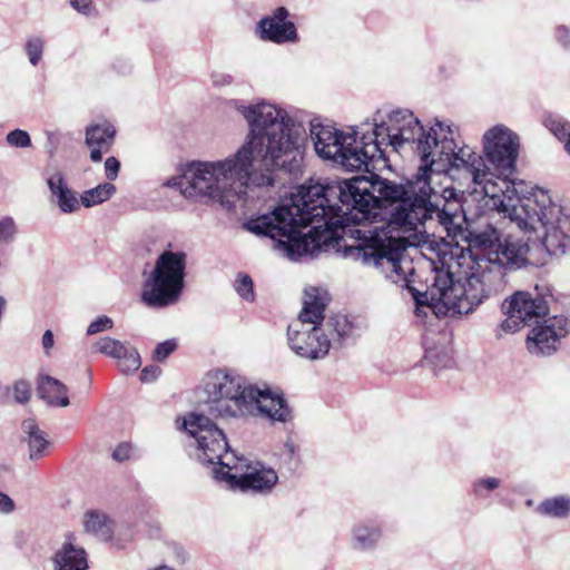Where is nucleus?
Returning a JSON list of instances; mask_svg holds the SVG:
<instances>
[{"label":"nucleus","mask_w":570,"mask_h":570,"mask_svg":"<svg viewBox=\"0 0 570 570\" xmlns=\"http://www.w3.org/2000/svg\"><path fill=\"white\" fill-rule=\"evenodd\" d=\"M552 295L548 287L535 286L533 291H517L505 298L501 308L505 318L497 327V336L515 333L530 322L546 317L550 311Z\"/></svg>","instance_id":"10"},{"label":"nucleus","mask_w":570,"mask_h":570,"mask_svg":"<svg viewBox=\"0 0 570 570\" xmlns=\"http://www.w3.org/2000/svg\"><path fill=\"white\" fill-rule=\"evenodd\" d=\"M131 453V446L127 443L118 445L112 452V458L116 461L122 462L129 459Z\"/></svg>","instance_id":"43"},{"label":"nucleus","mask_w":570,"mask_h":570,"mask_svg":"<svg viewBox=\"0 0 570 570\" xmlns=\"http://www.w3.org/2000/svg\"><path fill=\"white\" fill-rule=\"evenodd\" d=\"M55 570H87L89 568L86 550L76 543L71 532L65 535V541L52 557Z\"/></svg>","instance_id":"17"},{"label":"nucleus","mask_w":570,"mask_h":570,"mask_svg":"<svg viewBox=\"0 0 570 570\" xmlns=\"http://www.w3.org/2000/svg\"><path fill=\"white\" fill-rule=\"evenodd\" d=\"M228 105L248 124L245 140L229 157L191 161L183 176L167 183L187 199L225 204L232 195L245 200L262 198L277 183L278 171L299 169L304 138L284 109L265 101L245 105L232 99Z\"/></svg>","instance_id":"3"},{"label":"nucleus","mask_w":570,"mask_h":570,"mask_svg":"<svg viewBox=\"0 0 570 570\" xmlns=\"http://www.w3.org/2000/svg\"><path fill=\"white\" fill-rule=\"evenodd\" d=\"M47 142H46V149L50 156H53L57 151L59 141H60V134L57 131H47Z\"/></svg>","instance_id":"42"},{"label":"nucleus","mask_w":570,"mask_h":570,"mask_svg":"<svg viewBox=\"0 0 570 570\" xmlns=\"http://www.w3.org/2000/svg\"><path fill=\"white\" fill-rule=\"evenodd\" d=\"M502 480L495 476L476 478L471 483V494L479 500L489 499L491 493L499 489Z\"/></svg>","instance_id":"27"},{"label":"nucleus","mask_w":570,"mask_h":570,"mask_svg":"<svg viewBox=\"0 0 570 570\" xmlns=\"http://www.w3.org/2000/svg\"><path fill=\"white\" fill-rule=\"evenodd\" d=\"M24 441L28 443L29 458L32 461L39 460L47 454L49 441L43 431L40 430L35 419H26L22 422Z\"/></svg>","instance_id":"22"},{"label":"nucleus","mask_w":570,"mask_h":570,"mask_svg":"<svg viewBox=\"0 0 570 570\" xmlns=\"http://www.w3.org/2000/svg\"><path fill=\"white\" fill-rule=\"evenodd\" d=\"M338 181L333 185H301L271 213L249 219L246 228L273 240L278 255L297 262L316 256L336 238L351 237L357 245L345 248V256L363 265L382 268L393 283H409L411 262L404 258L405 247L389 236V219L381 226H372L383 209L367 218L355 217L357 209L347 203L331 205L338 198Z\"/></svg>","instance_id":"2"},{"label":"nucleus","mask_w":570,"mask_h":570,"mask_svg":"<svg viewBox=\"0 0 570 570\" xmlns=\"http://www.w3.org/2000/svg\"><path fill=\"white\" fill-rule=\"evenodd\" d=\"M469 236L472 237L471 242L475 246L489 248L490 252L497 247L499 242H501L499 230L492 226H488L487 229L476 234L469 233Z\"/></svg>","instance_id":"28"},{"label":"nucleus","mask_w":570,"mask_h":570,"mask_svg":"<svg viewBox=\"0 0 570 570\" xmlns=\"http://www.w3.org/2000/svg\"><path fill=\"white\" fill-rule=\"evenodd\" d=\"M327 303V292L316 287L305 289L303 308L287 327L288 346L303 360H324L332 348L333 341L321 326Z\"/></svg>","instance_id":"6"},{"label":"nucleus","mask_w":570,"mask_h":570,"mask_svg":"<svg viewBox=\"0 0 570 570\" xmlns=\"http://www.w3.org/2000/svg\"><path fill=\"white\" fill-rule=\"evenodd\" d=\"M37 392L39 397L51 406L66 407L70 403L67 395V386L49 375H41L39 377Z\"/></svg>","instance_id":"21"},{"label":"nucleus","mask_w":570,"mask_h":570,"mask_svg":"<svg viewBox=\"0 0 570 570\" xmlns=\"http://www.w3.org/2000/svg\"><path fill=\"white\" fill-rule=\"evenodd\" d=\"M285 448L288 450V452H289L291 454H293V453H294V445H293L292 443H286V444H285Z\"/></svg>","instance_id":"47"},{"label":"nucleus","mask_w":570,"mask_h":570,"mask_svg":"<svg viewBox=\"0 0 570 570\" xmlns=\"http://www.w3.org/2000/svg\"><path fill=\"white\" fill-rule=\"evenodd\" d=\"M288 17L289 12L285 7H278L271 14L263 17L257 23L259 38L276 45L298 42L296 24L288 20Z\"/></svg>","instance_id":"14"},{"label":"nucleus","mask_w":570,"mask_h":570,"mask_svg":"<svg viewBox=\"0 0 570 570\" xmlns=\"http://www.w3.org/2000/svg\"><path fill=\"white\" fill-rule=\"evenodd\" d=\"M176 347L177 343L175 340L161 342L155 347L153 358L157 362H163L176 350Z\"/></svg>","instance_id":"35"},{"label":"nucleus","mask_w":570,"mask_h":570,"mask_svg":"<svg viewBox=\"0 0 570 570\" xmlns=\"http://www.w3.org/2000/svg\"><path fill=\"white\" fill-rule=\"evenodd\" d=\"M85 531L92 534L101 541H108L111 539V521L109 518L98 511H88L85 514L83 520Z\"/></svg>","instance_id":"25"},{"label":"nucleus","mask_w":570,"mask_h":570,"mask_svg":"<svg viewBox=\"0 0 570 570\" xmlns=\"http://www.w3.org/2000/svg\"><path fill=\"white\" fill-rule=\"evenodd\" d=\"M531 247L528 240L508 235L497 247L489 252V262L497 263L504 269L515 271L530 263Z\"/></svg>","instance_id":"15"},{"label":"nucleus","mask_w":570,"mask_h":570,"mask_svg":"<svg viewBox=\"0 0 570 570\" xmlns=\"http://www.w3.org/2000/svg\"><path fill=\"white\" fill-rule=\"evenodd\" d=\"M321 326L325 328V333L328 334L332 342V347L335 345L341 346L353 333V323L346 315H335L328 318L325 323H321Z\"/></svg>","instance_id":"24"},{"label":"nucleus","mask_w":570,"mask_h":570,"mask_svg":"<svg viewBox=\"0 0 570 570\" xmlns=\"http://www.w3.org/2000/svg\"><path fill=\"white\" fill-rule=\"evenodd\" d=\"M226 471H216L215 479L225 482L230 489L243 492L269 494L278 481L276 471L259 462L247 464L244 459L228 455Z\"/></svg>","instance_id":"12"},{"label":"nucleus","mask_w":570,"mask_h":570,"mask_svg":"<svg viewBox=\"0 0 570 570\" xmlns=\"http://www.w3.org/2000/svg\"><path fill=\"white\" fill-rule=\"evenodd\" d=\"M482 145L485 159L495 173H491L492 181L498 183V194H501V180L513 181L510 177L515 170L520 150V138L507 126L495 125L484 132ZM520 181L514 180V183Z\"/></svg>","instance_id":"11"},{"label":"nucleus","mask_w":570,"mask_h":570,"mask_svg":"<svg viewBox=\"0 0 570 570\" xmlns=\"http://www.w3.org/2000/svg\"><path fill=\"white\" fill-rule=\"evenodd\" d=\"M406 127L401 129V150L409 147L421 160L416 175L405 185H397L376 174L355 176L338 181L340 203L357 209L356 216L367 218L377 209L389 210V225L405 232L417 230L428 220H436L456 244L468 239L464 228L463 193L446 186L439 195L431 186L432 176L444 174L453 180L470 179L482 186L492 206L524 232L541 229L538 246L550 256H562L570 250V213L552 199L549 190L532 187L524 181H492L490 168L481 155L469 146L458 147L450 125L434 120L422 125L414 114H405Z\"/></svg>","instance_id":"1"},{"label":"nucleus","mask_w":570,"mask_h":570,"mask_svg":"<svg viewBox=\"0 0 570 570\" xmlns=\"http://www.w3.org/2000/svg\"><path fill=\"white\" fill-rule=\"evenodd\" d=\"M543 124L561 141L570 135V124L559 116L548 115Z\"/></svg>","instance_id":"30"},{"label":"nucleus","mask_w":570,"mask_h":570,"mask_svg":"<svg viewBox=\"0 0 570 570\" xmlns=\"http://www.w3.org/2000/svg\"><path fill=\"white\" fill-rule=\"evenodd\" d=\"M413 298L415 301V314L417 316L426 315V311H432V306L428 303V294L413 292Z\"/></svg>","instance_id":"37"},{"label":"nucleus","mask_w":570,"mask_h":570,"mask_svg":"<svg viewBox=\"0 0 570 570\" xmlns=\"http://www.w3.org/2000/svg\"><path fill=\"white\" fill-rule=\"evenodd\" d=\"M235 289L237 294L247 302H253L255 298L254 284L249 275L239 274L235 282Z\"/></svg>","instance_id":"31"},{"label":"nucleus","mask_w":570,"mask_h":570,"mask_svg":"<svg viewBox=\"0 0 570 570\" xmlns=\"http://www.w3.org/2000/svg\"><path fill=\"white\" fill-rule=\"evenodd\" d=\"M53 343V334L50 330H47L42 335V346L46 354H49V351L52 348Z\"/></svg>","instance_id":"46"},{"label":"nucleus","mask_w":570,"mask_h":570,"mask_svg":"<svg viewBox=\"0 0 570 570\" xmlns=\"http://www.w3.org/2000/svg\"><path fill=\"white\" fill-rule=\"evenodd\" d=\"M554 37L563 49L570 51V29L567 26H558L556 28Z\"/></svg>","instance_id":"38"},{"label":"nucleus","mask_w":570,"mask_h":570,"mask_svg":"<svg viewBox=\"0 0 570 570\" xmlns=\"http://www.w3.org/2000/svg\"><path fill=\"white\" fill-rule=\"evenodd\" d=\"M6 141L8 145L17 148H28L31 146L30 135L22 129H14L8 132Z\"/></svg>","instance_id":"33"},{"label":"nucleus","mask_w":570,"mask_h":570,"mask_svg":"<svg viewBox=\"0 0 570 570\" xmlns=\"http://www.w3.org/2000/svg\"><path fill=\"white\" fill-rule=\"evenodd\" d=\"M116 137L114 125L108 121L91 124L86 128L85 144L90 148V159L99 163L102 153L109 151Z\"/></svg>","instance_id":"20"},{"label":"nucleus","mask_w":570,"mask_h":570,"mask_svg":"<svg viewBox=\"0 0 570 570\" xmlns=\"http://www.w3.org/2000/svg\"><path fill=\"white\" fill-rule=\"evenodd\" d=\"M570 334V318L563 314L544 318L528 334L527 350L534 356H550L554 354L561 340Z\"/></svg>","instance_id":"13"},{"label":"nucleus","mask_w":570,"mask_h":570,"mask_svg":"<svg viewBox=\"0 0 570 570\" xmlns=\"http://www.w3.org/2000/svg\"><path fill=\"white\" fill-rule=\"evenodd\" d=\"M31 395L30 384L24 380H19L13 385V397L18 403H27Z\"/></svg>","instance_id":"36"},{"label":"nucleus","mask_w":570,"mask_h":570,"mask_svg":"<svg viewBox=\"0 0 570 570\" xmlns=\"http://www.w3.org/2000/svg\"><path fill=\"white\" fill-rule=\"evenodd\" d=\"M382 525L373 519L355 522L351 529V547L357 552H372L382 539Z\"/></svg>","instance_id":"19"},{"label":"nucleus","mask_w":570,"mask_h":570,"mask_svg":"<svg viewBox=\"0 0 570 570\" xmlns=\"http://www.w3.org/2000/svg\"><path fill=\"white\" fill-rule=\"evenodd\" d=\"M204 406L213 417L223 422L264 416L286 422L291 410L284 397L268 387L252 384L240 374L216 370L209 372L204 383Z\"/></svg>","instance_id":"5"},{"label":"nucleus","mask_w":570,"mask_h":570,"mask_svg":"<svg viewBox=\"0 0 570 570\" xmlns=\"http://www.w3.org/2000/svg\"><path fill=\"white\" fill-rule=\"evenodd\" d=\"M70 6L85 16H90L96 10L91 0H70Z\"/></svg>","instance_id":"40"},{"label":"nucleus","mask_w":570,"mask_h":570,"mask_svg":"<svg viewBox=\"0 0 570 570\" xmlns=\"http://www.w3.org/2000/svg\"><path fill=\"white\" fill-rule=\"evenodd\" d=\"M207 414L191 412L183 417L181 428L190 438L188 448L190 455L204 465H213V476L215 472L226 471V461L228 455H235L230 450L224 431L214 422L207 411Z\"/></svg>","instance_id":"8"},{"label":"nucleus","mask_w":570,"mask_h":570,"mask_svg":"<svg viewBox=\"0 0 570 570\" xmlns=\"http://www.w3.org/2000/svg\"><path fill=\"white\" fill-rule=\"evenodd\" d=\"M18 233V227L11 216H6L0 219V243H10L14 239Z\"/></svg>","instance_id":"32"},{"label":"nucleus","mask_w":570,"mask_h":570,"mask_svg":"<svg viewBox=\"0 0 570 570\" xmlns=\"http://www.w3.org/2000/svg\"><path fill=\"white\" fill-rule=\"evenodd\" d=\"M535 512L546 518L568 519L570 517V495L560 494L547 498L537 505Z\"/></svg>","instance_id":"23"},{"label":"nucleus","mask_w":570,"mask_h":570,"mask_svg":"<svg viewBox=\"0 0 570 570\" xmlns=\"http://www.w3.org/2000/svg\"><path fill=\"white\" fill-rule=\"evenodd\" d=\"M187 255L184 252H163L144 283L142 302L153 308L175 304L183 292Z\"/></svg>","instance_id":"9"},{"label":"nucleus","mask_w":570,"mask_h":570,"mask_svg":"<svg viewBox=\"0 0 570 570\" xmlns=\"http://www.w3.org/2000/svg\"><path fill=\"white\" fill-rule=\"evenodd\" d=\"M116 193V187L111 183H102L98 186L85 190L80 195L81 205L86 208L107 202Z\"/></svg>","instance_id":"26"},{"label":"nucleus","mask_w":570,"mask_h":570,"mask_svg":"<svg viewBox=\"0 0 570 570\" xmlns=\"http://www.w3.org/2000/svg\"><path fill=\"white\" fill-rule=\"evenodd\" d=\"M120 163L115 157H108L105 161V173L109 180H115L118 176Z\"/></svg>","instance_id":"41"},{"label":"nucleus","mask_w":570,"mask_h":570,"mask_svg":"<svg viewBox=\"0 0 570 570\" xmlns=\"http://www.w3.org/2000/svg\"><path fill=\"white\" fill-rule=\"evenodd\" d=\"M91 347L94 352L117 360L119 370L124 374L134 373L141 365L140 356L136 348L110 336L100 337Z\"/></svg>","instance_id":"16"},{"label":"nucleus","mask_w":570,"mask_h":570,"mask_svg":"<svg viewBox=\"0 0 570 570\" xmlns=\"http://www.w3.org/2000/svg\"><path fill=\"white\" fill-rule=\"evenodd\" d=\"M47 186L50 190L52 202L62 214L77 213L81 207L80 198L72 190L60 170H56L47 178Z\"/></svg>","instance_id":"18"},{"label":"nucleus","mask_w":570,"mask_h":570,"mask_svg":"<svg viewBox=\"0 0 570 570\" xmlns=\"http://www.w3.org/2000/svg\"><path fill=\"white\" fill-rule=\"evenodd\" d=\"M449 265L446 273H439L435 276L434 287L439 292V299L452 315H466L473 312L493 289L487 285L490 277L487 273L474 272V267L462 268L456 262Z\"/></svg>","instance_id":"7"},{"label":"nucleus","mask_w":570,"mask_h":570,"mask_svg":"<svg viewBox=\"0 0 570 570\" xmlns=\"http://www.w3.org/2000/svg\"><path fill=\"white\" fill-rule=\"evenodd\" d=\"M407 109H396L389 112L377 110L373 118L372 134L353 131L344 134L330 125L311 122V139L316 154L323 158L340 164L348 170L367 169L371 161L383 158V146H391L401 151V129L406 127Z\"/></svg>","instance_id":"4"},{"label":"nucleus","mask_w":570,"mask_h":570,"mask_svg":"<svg viewBox=\"0 0 570 570\" xmlns=\"http://www.w3.org/2000/svg\"><path fill=\"white\" fill-rule=\"evenodd\" d=\"M433 355H434V354H433V352H432V351H428V352H426V355H425V358L431 360V358L433 357Z\"/></svg>","instance_id":"48"},{"label":"nucleus","mask_w":570,"mask_h":570,"mask_svg":"<svg viewBox=\"0 0 570 570\" xmlns=\"http://www.w3.org/2000/svg\"><path fill=\"white\" fill-rule=\"evenodd\" d=\"M45 43L46 41L41 36H31L27 39L24 51L32 66H37L42 59Z\"/></svg>","instance_id":"29"},{"label":"nucleus","mask_w":570,"mask_h":570,"mask_svg":"<svg viewBox=\"0 0 570 570\" xmlns=\"http://www.w3.org/2000/svg\"><path fill=\"white\" fill-rule=\"evenodd\" d=\"M13 500L6 493L0 492V513L9 514L14 511Z\"/></svg>","instance_id":"44"},{"label":"nucleus","mask_w":570,"mask_h":570,"mask_svg":"<svg viewBox=\"0 0 570 570\" xmlns=\"http://www.w3.org/2000/svg\"><path fill=\"white\" fill-rule=\"evenodd\" d=\"M160 374V368L158 366H147L142 368L140 373V380L142 382H151L156 380Z\"/></svg>","instance_id":"45"},{"label":"nucleus","mask_w":570,"mask_h":570,"mask_svg":"<svg viewBox=\"0 0 570 570\" xmlns=\"http://www.w3.org/2000/svg\"><path fill=\"white\" fill-rule=\"evenodd\" d=\"M210 80L214 87L220 88L230 86L234 82V77L226 72L215 71L210 75Z\"/></svg>","instance_id":"39"},{"label":"nucleus","mask_w":570,"mask_h":570,"mask_svg":"<svg viewBox=\"0 0 570 570\" xmlns=\"http://www.w3.org/2000/svg\"><path fill=\"white\" fill-rule=\"evenodd\" d=\"M112 327H114V321L107 315H101L88 325L87 335H95L98 333H102V332L111 330Z\"/></svg>","instance_id":"34"}]
</instances>
